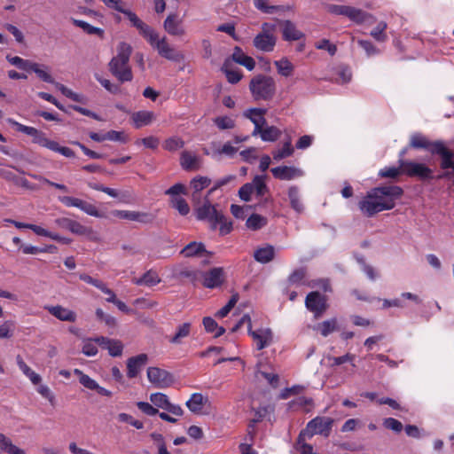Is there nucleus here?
I'll use <instances>...</instances> for the list:
<instances>
[{
    "label": "nucleus",
    "instance_id": "obj_1",
    "mask_svg": "<svg viewBox=\"0 0 454 454\" xmlns=\"http://www.w3.org/2000/svg\"><path fill=\"white\" fill-rule=\"evenodd\" d=\"M403 194L402 187L383 185L371 189L359 201V208L366 216H372L379 212L395 207V200Z\"/></svg>",
    "mask_w": 454,
    "mask_h": 454
},
{
    "label": "nucleus",
    "instance_id": "obj_2",
    "mask_svg": "<svg viewBox=\"0 0 454 454\" xmlns=\"http://www.w3.org/2000/svg\"><path fill=\"white\" fill-rule=\"evenodd\" d=\"M409 147L424 149L432 155H438L441 158L440 167L442 169L450 168L454 170V151L448 148L443 141H430L423 134L414 133L411 136Z\"/></svg>",
    "mask_w": 454,
    "mask_h": 454
},
{
    "label": "nucleus",
    "instance_id": "obj_3",
    "mask_svg": "<svg viewBox=\"0 0 454 454\" xmlns=\"http://www.w3.org/2000/svg\"><path fill=\"white\" fill-rule=\"evenodd\" d=\"M132 48L126 43H121L118 46V53L109 62V71L120 82H131L133 74L129 65Z\"/></svg>",
    "mask_w": 454,
    "mask_h": 454
},
{
    "label": "nucleus",
    "instance_id": "obj_4",
    "mask_svg": "<svg viewBox=\"0 0 454 454\" xmlns=\"http://www.w3.org/2000/svg\"><path fill=\"white\" fill-rule=\"evenodd\" d=\"M9 122L15 126L18 131L32 137L33 143L37 144L40 146L45 147L55 153H59L65 157H74V153L72 149L67 146H61L58 142L49 139L43 131L34 127L26 126L16 121L9 120Z\"/></svg>",
    "mask_w": 454,
    "mask_h": 454
},
{
    "label": "nucleus",
    "instance_id": "obj_5",
    "mask_svg": "<svg viewBox=\"0 0 454 454\" xmlns=\"http://www.w3.org/2000/svg\"><path fill=\"white\" fill-rule=\"evenodd\" d=\"M249 90L254 100L269 101L276 94V82L270 75L257 74L251 79Z\"/></svg>",
    "mask_w": 454,
    "mask_h": 454
},
{
    "label": "nucleus",
    "instance_id": "obj_6",
    "mask_svg": "<svg viewBox=\"0 0 454 454\" xmlns=\"http://www.w3.org/2000/svg\"><path fill=\"white\" fill-rule=\"evenodd\" d=\"M334 419L330 417H320L309 420L306 427L301 431L298 437V443L305 440V437L311 438L315 434H320L328 437L332 432Z\"/></svg>",
    "mask_w": 454,
    "mask_h": 454
},
{
    "label": "nucleus",
    "instance_id": "obj_7",
    "mask_svg": "<svg viewBox=\"0 0 454 454\" xmlns=\"http://www.w3.org/2000/svg\"><path fill=\"white\" fill-rule=\"evenodd\" d=\"M275 29L276 26L274 24L262 23V31L253 40L254 47L263 52L273 51L277 43V37L274 34Z\"/></svg>",
    "mask_w": 454,
    "mask_h": 454
},
{
    "label": "nucleus",
    "instance_id": "obj_8",
    "mask_svg": "<svg viewBox=\"0 0 454 454\" xmlns=\"http://www.w3.org/2000/svg\"><path fill=\"white\" fill-rule=\"evenodd\" d=\"M182 275L192 279H197L200 275L202 278L203 286L211 289L220 286L224 280L223 270L220 267L213 268L206 272L185 270L182 272Z\"/></svg>",
    "mask_w": 454,
    "mask_h": 454
},
{
    "label": "nucleus",
    "instance_id": "obj_9",
    "mask_svg": "<svg viewBox=\"0 0 454 454\" xmlns=\"http://www.w3.org/2000/svg\"><path fill=\"white\" fill-rule=\"evenodd\" d=\"M398 163L403 168V174L409 177H417L421 181L434 178L433 170L425 163L403 159L398 160Z\"/></svg>",
    "mask_w": 454,
    "mask_h": 454
},
{
    "label": "nucleus",
    "instance_id": "obj_10",
    "mask_svg": "<svg viewBox=\"0 0 454 454\" xmlns=\"http://www.w3.org/2000/svg\"><path fill=\"white\" fill-rule=\"evenodd\" d=\"M55 223L58 227L69 231L70 232L85 236L90 240L97 241L98 235L90 227L82 225L81 223L67 217H59L55 219Z\"/></svg>",
    "mask_w": 454,
    "mask_h": 454
},
{
    "label": "nucleus",
    "instance_id": "obj_11",
    "mask_svg": "<svg viewBox=\"0 0 454 454\" xmlns=\"http://www.w3.org/2000/svg\"><path fill=\"white\" fill-rule=\"evenodd\" d=\"M153 49H155L158 54L170 61L179 62L184 59V56L182 52L176 51L168 42L166 36L160 37L159 35L156 39L150 44Z\"/></svg>",
    "mask_w": 454,
    "mask_h": 454
},
{
    "label": "nucleus",
    "instance_id": "obj_12",
    "mask_svg": "<svg viewBox=\"0 0 454 454\" xmlns=\"http://www.w3.org/2000/svg\"><path fill=\"white\" fill-rule=\"evenodd\" d=\"M59 200L66 207H77L89 215L99 218L104 216L103 213H101L95 205L89 203L83 200L71 196H62L59 197Z\"/></svg>",
    "mask_w": 454,
    "mask_h": 454
},
{
    "label": "nucleus",
    "instance_id": "obj_13",
    "mask_svg": "<svg viewBox=\"0 0 454 454\" xmlns=\"http://www.w3.org/2000/svg\"><path fill=\"white\" fill-rule=\"evenodd\" d=\"M306 308L311 311L315 317H321L327 309L326 297L317 291L310 292L307 294L305 300Z\"/></svg>",
    "mask_w": 454,
    "mask_h": 454
},
{
    "label": "nucleus",
    "instance_id": "obj_14",
    "mask_svg": "<svg viewBox=\"0 0 454 454\" xmlns=\"http://www.w3.org/2000/svg\"><path fill=\"white\" fill-rule=\"evenodd\" d=\"M147 378L152 384L160 388L168 387L174 382L172 374L159 367H149Z\"/></svg>",
    "mask_w": 454,
    "mask_h": 454
},
{
    "label": "nucleus",
    "instance_id": "obj_15",
    "mask_svg": "<svg viewBox=\"0 0 454 454\" xmlns=\"http://www.w3.org/2000/svg\"><path fill=\"white\" fill-rule=\"evenodd\" d=\"M267 110L265 108H249L244 111L243 116L251 122L254 123V129L252 132V136L255 137L258 135V132L261 131V128L266 125V119L264 115L266 114Z\"/></svg>",
    "mask_w": 454,
    "mask_h": 454
},
{
    "label": "nucleus",
    "instance_id": "obj_16",
    "mask_svg": "<svg viewBox=\"0 0 454 454\" xmlns=\"http://www.w3.org/2000/svg\"><path fill=\"white\" fill-rule=\"evenodd\" d=\"M274 178L283 181H290L303 176V171L294 166H278L270 168Z\"/></svg>",
    "mask_w": 454,
    "mask_h": 454
},
{
    "label": "nucleus",
    "instance_id": "obj_17",
    "mask_svg": "<svg viewBox=\"0 0 454 454\" xmlns=\"http://www.w3.org/2000/svg\"><path fill=\"white\" fill-rule=\"evenodd\" d=\"M208 197L209 195L207 193L203 204L195 209V215L198 220L207 221L211 225L215 216H216L220 211L215 208V205L210 203Z\"/></svg>",
    "mask_w": 454,
    "mask_h": 454
},
{
    "label": "nucleus",
    "instance_id": "obj_18",
    "mask_svg": "<svg viewBox=\"0 0 454 454\" xmlns=\"http://www.w3.org/2000/svg\"><path fill=\"white\" fill-rule=\"evenodd\" d=\"M148 362V356L145 353L131 356L127 360V377L134 379L138 376Z\"/></svg>",
    "mask_w": 454,
    "mask_h": 454
},
{
    "label": "nucleus",
    "instance_id": "obj_19",
    "mask_svg": "<svg viewBox=\"0 0 454 454\" xmlns=\"http://www.w3.org/2000/svg\"><path fill=\"white\" fill-rule=\"evenodd\" d=\"M96 341L103 349H107L111 356H121L123 351V345L121 340L109 339L107 337H97Z\"/></svg>",
    "mask_w": 454,
    "mask_h": 454
},
{
    "label": "nucleus",
    "instance_id": "obj_20",
    "mask_svg": "<svg viewBox=\"0 0 454 454\" xmlns=\"http://www.w3.org/2000/svg\"><path fill=\"white\" fill-rule=\"evenodd\" d=\"M282 37L285 41H298L305 37V34L296 27V25L289 20H286L280 22Z\"/></svg>",
    "mask_w": 454,
    "mask_h": 454
},
{
    "label": "nucleus",
    "instance_id": "obj_21",
    "mask_svg": "<svg viewBox=\"0 0 454 454\" xmlns=\"http://www.w3.org/2000/svg\"><path fill=\"white\" fill-rule=\"evenodd\" d=\"M51 315L60 321L74 323L76 321L77 315L74 310L64 308L60 305L45 306L44 308Z\"/></svg>",
    "mask_w": 454,
    "mask_h": 454
},
{
    "label": "nucleus",
    "instance_id": "obj_22",
    "mask_svg": "<svg viewBox=\"0 0 454 454\" xmlns=\"http://www.w3.org/2000/svg\"><path fill=\"white\" fill-rule=\"evenodd\" d=\"M164 29L168 34L174 36H182L185 34V29L182 25V20H178L176 14H169L163 23Z\"/></svg>",
    "mask_w": 454,
    "mask_h": 454
},
{
    "label": "nucleus",
    "instance_id": "obj_23",
    "mask_svg": "<svg viewBox=\"0 0 454 454\" xmlns=\"http://www.w3.org/2000/svg\"><path fill=\"white\" fill-rule=\"evenodd\" d=\"M248 334L253 338L258 350L265 348L272 341V332L270 329L251 330Z\"/></svg>",
    "mask_w": 454,
    "mask_h": 454
},
{
    "label": "nucleus",
    "instance_id": "obj_24",
    "mask_svg": "<svg viewBox=\"0 0 454 454\" xmlns=\"http://www.w3.org/2000/svg\"><path fill=\"white\" fill-rule=\"evenodd\" d=\"M217 227H219V234L221 236L228 235L233 230L232 222L228 220L222 211H220L218 215L215 216L214 221L210 225V228L213 231L216 230Z\"/></svg>",
    "mask_w": 454,
    "mask_h": 454
},
{
    "label": "nucleus",
    "instance_id": "obj_25",
    "mask_svg": "<svg viewBox=\"0 0 454 454\" xmlns=\"http://www.w3.org/2000/svg\"><path fill=\"white\" fill-rule=\"evenodd\" d=\"M180 165L185 171L198 170L200 168V160L195 154L184 151L180 156Z\"/></svg>",
    "mask_w": 454,
    "mask_h": 454
},
{
    "label": "nucleus",
    "instance_id": "obj_26",
    "mask_svg": "<svg viewBox=\"0 0 454 454\" xmlns=\"http://www.w3.org/2000/svg\"><path fill=\"white\" fill-rule=\"evenodd\" d=\"M231 59L234 62L245 67L249 71H252L255 67L254 59L252 57L246 55L239 46L234 48Z\"/></svg>",
    "mask_w": 454,
    "mask_h": 454
},
{
    "label": "nucleus",
    "instance_id": "obj_27",
    "mask_svg": "<svg viewBox=\"0 0 454 454\" xmlns=\"http://www.w3.org/2000/svg\"><path fill=\"white\" fill-rule=\"evenodd\" d=\"M154 119V114L151 111H137L135 112L131 120L136 129H140L144 126L149 125Z\"/></svg>",
    "mask_w": 454,
    "mask_h": 454
},
{
    "label": "nucleus",
    "instance_id": "obj_28",
    "mask_svg": "<svg viewBox=\"0 0 454 454\" xmlns=\"http://www.w3.org/2000/svg\"><path fill=\"white\" fill-rule=\"evenodd\" d=\"M181 254L184 257L201 256L204 254H207V251L205 248L203 243L200 242H190L182 250Z\"/></svg>",
    "mask_w": 454,
    "mask_h": 454
},
{
    "label": "nucleus",
    "instance_id": "obj_29",
    "mask_svg": "<svg viewBox=\"0 0 454 454\" xmlns=\"http://www.w3.org/2000/svg\"><path fill=\"white\" fill-rule=\"evenodd\" d=\"M161 281L158 273L153 270H149L139 278H135L133 283L137 286H154Z\"/></svg>",
    "mask_w": 454,
    "mask_h": 454
},
{
    "label": "nucleus",
    "instance_id": "obj_30",
    "mask_svg": "<svg viewBox=\"0 0 454 454\" xmlns=\"http://www.w3.org/2000/svg\"><path fill=\"white\" fill-rule=\"evenodd\" d=\"M348 19L356 23V24H364L371 20V22H374L376 20L375 17L362 9H358L356 7H351Z\"/></svg>",
    "mask_w": 454,
    "mask_h": 454
},
{
    "label": "nucleus",
    "instance_id": "obj_31",
    "mask_svg": "<svg viewBox=\"0 0 454 454\" xmlns=\"http://www.w3.org/2000/svg\"><path fill=\"white\" fill-rule=\"evenodd\" d=\"M221 70L225 74L227 81L231 84L238 83L243 77L240 70L231 68V62L230 59L224 60Z\"/></svg>",
    "mask_w": 454,
    "mask_h": 454
},
{
    "label": "nucleus",
    "instance_id": "obj_32",
    "mask_svg": "<svg viewBox=\"0 0 454 454\" xmlns=\"http://www.w3.org/2000/svg\"><path fill=\"white\" fill-rule=\"evenodd\" d=\"M275 249L272 246L267 245L264 247L256 249L254 253V258L261 263H268L274 259Z\"/></svg>",
    "mask_w": 454,
    "mask_h": 454
},
{
    "label": "nucleus",
    "instance_id": "obj_33",
    "mask_svg": "<svg viewBox=\"0 0 454 454\" xmlns=\"http://www.w3.org/2000/svg\"><path fill=\"white\" fill-rule=\"evenodd\" d=\"M288 199L290 200V206L291 207L297 212L298 214H301L304 210V206L301 200L300 197V191L298 186L292 185L288 189Z\"/></svg>",
    "mask_w": 454,
    "mask_h": 454
},
{
    "label": "nucleus",
    "instance_id": "obj_34",
    "mask_svg": "<svg viewBox=\"0 0 454 454\" xmlns=\"http://www.w3.org/2000/svg\"><path fill=\"white\" fill-rule=\"evenodd\" d=\"M211 184V179L207 176H198L192 179L190 183L191 188L193 190L192 200L199 199V193L208 187Z\"/></svg>",
    "mask_w": 454,
    "mask_h": 454
},
{
    "label": "nucleus",
    "instance_id": "obj_35",
    "mask_svg": "<svg viewBox=\"0 0 454 454\" xmlns=\"http://www.w3.org/2000/svg\"><path fill=\"white\" fill-rule=\"evenodd\" d=\"M17 364L20 370L31 380L34 385H38L42 379L41 376L35 372L22 359V357L18 355L16 357Z\"/></svg>",
    "mask_w": 454,
    "mask_h": 454
},
{
    "label": "nucleus",
    "instance_id": "obj_36",
    "mask_svg": "<svg viewBox=\"0 0 454 454\" xmlns=\"http://www.w3.org/2000/svg\"><path fill=\"white\" fill-rule=\"evenodd\" d=\"M202 323L206 332L214 333L215 338H218L225 333V328L219 326L216 321L210 317H205Z\"/></svg>",
    "mask_w": 454,
    "mask_h": 454
},
{
    "label": "nucleus",
    "instance_id": "obj_37",
    "mask_svg": "<svg viewBox=\"0 0 454 454\" xmlns=\"http://www.w3.org/2000/svg\"><path fill=\"white\" fill-rule=\"evenodd\" d=\"M258 135H260L262 141L275 142L279 138L281 131L275 126H267L266 128H261Z\"/></svg>",
    "mask_w": 454,
    "mask_h": 454
},
{
    "label": "nucleus",
    "instance_id": "obj_38",
    "mask_svg": "<svg viewBox=\"0 0 454 454\" xmlns=\"http://www.w3.org/2000/svg\"><path fill=\"white\" fill-rule=\"evenodd\" d=\"M48 67L35 62H31L29 70L36 74V75L43 82L54 83V79L47 71Z\"/></svg>",
    "mask_w": 454,
    "mask_h": 454
},
{
    "label": "nucleus",
    "instance_id": "obj_39",
    "mask_svg": "<svg viewBox=\"0 0 454 454\" xmlns=\"http://www.w3.org/2000/svg\"><path fill=\"white\" fill-rule=\"evenodd\" d=\"M274 65L278 70V73L285 77L292 75L294 67L287 58H282L279 60H276Z\"/></svg>",
    "mask_w": 454,
    "mask_h": 454
},
{
    "label": "nucleus",
    "instance_id": "obj_40",
    "mask_svg": "<svg viewBox=\"0 0 454 454\" xmlns=\"http://www.w3.org/2000/svg\"><path fill=\"white\" fill-rule=\"evenodd\" d=\"M191 324L184 323L177 326L176 333L169 339V342L173 344H180L184 338L190 335Z\"/></svg>",
    "mask_w": 454,
    "mask_h": 454
},
{
    "label": "nucleus",
    "instance_id": "obj_41",
    "mask_svg": "<svg viewBox=\"0 0 454 454\" xmlns=\"http://www.w3.org/2000/svg\"><path fill=\"white\" fill-rule=\"evenodd\" d=\"M294 149L292 146V142L288 139L284 143L282 148L275 150L272 152L273 160L276 161H279L282 159L290 157L294 154Z\"/></svg>",
    "mask_w": 454,
    "mask_h": 454
},
{
    "label": "nucleus",
    "instance_id": "obj_42",
    "mask_svg": "<svg viewBox=\"0 0 454 454\" xmlns=\"http://www.w3.org/2000/svg\"><path fill=\"white\" fill-rule=\"evenodd\" d=\"M306 276V270L304 268H298L294 270L286 280L287 288L292 286H301L304 284V278Z\"/></svg>",
    "mask_w": 454,
    "mask_h": 454
},
{
    "label": "nucleus",
    "instance_id": "obj_43",
    "mask_svg": "<svg viewBox=\"0 0 454 454\" xmlns=\"http://www.w3.org/2000/svg\"><path fill=\"white\" fill-rule=\"evenodd\" d=\"M0 448L9 454H26L22 449L12 444V441L2 433H0Z\"/></svg>",
    "mask_w": 454,
    "mask_h": 454
},
{
    "label": "nucleus",
    "instance_id": "obj_44",
    "mask_svg": "<svg viewBox=\"0 0 454 454\" xmlns=\"http://www.w3.org/2000/svg\"><path fill=\"white\" fill-rule=\"evenodd\" d=\"M136 28L138 30L139 35H142L149 44L153 43L159 35L152 27L145 23L143 20Z\"/></svg>",
    "mask_w": 454,
    "mask_h": 454
},
{
    "label": "nucleus",
    "instance_id": "obj_45",
    "mask_svg": "<svg viewBox=\"0 0 454 454\" xmlns=\"http://www.w3.org/2000/svg\"><path fill=\"white\" fill-rule=\"evenodd\" d=\"M266 224L267 218L258 214H252L246 222V226L252 231H258Z\"/></svg>",
    "mask_w": 454,
    "mask_h": 454
},
{
    "label": "nucleus",
    "instance_id": "obj_46",
    "mask_svg": "<svg viewBox=\"0 0 454 454\" xmlns=\"http://www.w3.org/2000/svg\"><path fill=\"white\" fill-rule=\"evenodd\" d=\"M204 397L200 393H194L186 402V406L193 413H200L203 409Z\"/></svg>",
    "mask_w": 454,
    "mask_h": 454
},
{
    "label": "nucleus",
    "instance_id": "obj_47",
    "mask_svg": "<svg viewBox=\"0 0 454 454\" xmlns=\"http://www.w3.org/2000/svg\"><path fill=\"white\" fill-rule=\"evenodd\" d=\"M254 7L263 13L270 14L277 11H285L284 5H270L267 0H254Z\"/></svg>",
    "mask_w": 454,
    "mask_h": 454
},
{
    "label": "nucleus",
    "instance_id": "obj_48",
    "mask_svg": "<svg viewBox=\"0 0 454 454\" xmlns=\"http://www.w3.org/2000/svg\"><path fill=\"white\" fill-rule=\"evenodd\" d=\"M387 24L385 21H380L378 25L371 31L370 35L378 42L383 43L387 40L386 29Z\"/></svg>",
    "mask_w": 454,
    "mask_h": 454
},
{
    "label": "nucleus",
    "instance_id": "obj_49",
    "mask_svg": "<svg viewBox=\"0 0 454 454\" xmlns=\"http://www.w3.org/2000/svg\"><path fill=\"white\" fill-rule=\"evenodd\" d=\"M97 340V337L96 338H89V339H86L84 340L83 341V344H82V352L83 355H85L86 356H94L98 354V342L96 341Z\"/></svg>",
    "mask_w": 454,
    "mask_h": 454
},
{
    "label": "nucleus",
    "instance_id": "obj_50",
    "mask_svg": "<svg viewBox=\"0 0 454 454\" xmlns=\"http://www.w3.org/2000/svg\"><path fill=\"white\" fill-rule=\"evenodd\" d=\"M74 373L79 377V382L86 388L95 390L98 382L89 375L83 373L80 369H74Z\"/></svg>",
    "mask_w": 454,
    "mask_h": 454
},
{
    "label": "nucleus",
    "instance_id": "obj_51",
    "mask_svg": "<svg viewBox=\"0 0 454 454\" xmlns=\"http://www.w3.org/2000/svg\"><path fill=\"white\" fill-rule=\"evenodd\" d=\"M163 148L168 152H176L184 146V141L178 137L167 138L163 143Z\"/></svg>",
    "mask_w": 454,
    "mask_h": 454
},
{
    "label": "nucleus",
    "instance_id": "obj_52",
    "mask_svg": "<svg viewBox=\"0 0 454 454\" xmlns=\"http://www.w3.org/2000/svg\"><path fill=\"white\" fill-rule=\"evenodd\" d=\"M73 23L76 27H81L88 35H102L104 34L103 29L94 27L84 20L73 19Z\"/></svg>",
    "mask_w": 454,
    "mask_h": 454
},
{
    "label": "nucleus",
    "instance_id": "obj_53",
    "mask_svg": "<svg viewBox=\"0 0 454 454\" xmlns=\"http://www.w3.org/2000/svg\"><path fill=\"white\" fill-rule=\"evenodd\" d=\"M215 125L221 130L232 129L235 127V121L227 115L217 116L213 120Z\"/></svg>",
    "mask_w": 454,
    "mask_h": 454
},
{
    "label": "nucleus",
    "instance_id": "obj_54",
    "mask_svg": "<svg viewBox=\"0 0 454 454\" xmlns=\"http://www.w3.org/2000/svg\"><path fill=\"white\" fill-rule=\"evenodd\" d=\"M79 278L81 280L84 281L85 283L97 287L98 289L102 291L104 294L110 292V288H108L104 282H102L101 280L96 279L88 274H85V273L81 274L79 276Z\"/></svg>",
    "mask_w": 454,
    "mask_h": 454
},
{
    "label": "nucleus",
    "instance_id": "obj_55",
    "mask_svg": "<svg viewBox=\"0 0 454 454\" xmlns=\"http://www.w3.org/2000/svg\"><path fill=\"white\" fill-rule=\"evenodd\" d=\"M172 207L178 211L181 215H187L190 212V207L186 200L181 197H173L171 199Z\"/></svg>",
    "mask_w": 454,
    "mask_h": 454
},
{
    "label": "nucleus",
    "instance_id": "obj_56",
    "mask_svg": "<svg viewBox=\"0 0 454 454\" xmlns=\"http://www.w3.org/2000/svg\"><path fill=\"white\" fill-rule=\"evenodd\" d=\"M239 296L237 293L233 294L230 298L229 301L227 302V304L215 313V317L218 318L225 317L230 313V311L234 308V306L239 301Z\"/></svg>",
    "mask_w": 454,
    "mask_h": 454
},
{
    "label": "nucleus",
    "instance_id": "obj_57",
    "mask_svg": "<svg viewBox=\"0 0 454 454\" xmlns=\"http://www.w3.org/2000/svg\"><path fill=\"white\" fill-rule=\"evenodd\" d=\"M16 323L13 320H6L0 325V339H10L13 336Z\"/></svg>",
    "mask_w": 454,
    "mask_h": 454
},
{
    "label": "nucleus",
    "instance_id": "obj_58",
    "mask_svg": "<svg viewBox=\"0 0 454 454\" xmlns=\"http://www.w3.org/2000/svg\"><path fill=\"white\" fill-rule=\"evenodd\" d=\"M313 399L306 396H298L297 398L292 400L288 403L289 409L291 410H298L306 406H312Z\"/></svg>",
    "mask_w": 454,
    "mask_h": 454
},
{
    "label": "nucleus",
    "instance_id": "obj_59",
    "mask_svg": "<svg viewBox=\"0 0 454 454\" xmlns=\"http://www.w3.org/2000/svg\"><path fill=\"white\" fill-rule=\"evenodd\" d=\"M398 165H400L398 163ZM403 174V168L398 167H386L380 170L379 176L384 178H397L400 175Z\"/></svg>",
    "mask_w": 454,
    "mask_h": 454
},
{
    "label": "nucleus",
    "instance_id": "obj_60",
    "mask_svg": "<svg viewBox=\"0 0 454 454\" xmlns=\"http://www.w3.org/2000/svg\"><path fill=\"white\" fill-rule=\"evenodd\" d=\"M251 184L254 185V192L258 197H262L268 192V187L266 185L264 176H256Z\"/></svg>",
    "mask_w": 454,
    "mask_h": 454
},
{
    "label": "nucleus",
    "instance_id": "obj_61",
    "mask_svg": "<svg viewBox=\"0 0 454 454\" xmlns=\"http://www.w3.org/2000/svg\"><path fill=\"white\" fill-rule=\"evenodd\" d=\"M352 6L348 5H339V4H328L326 9L327 12L331 14L337 15V16H349V12Z\"/></svg>",
    "mask_w": 454,
    "mask_h": 454
},
{
    "label": "nucleus",
    "instance_id": "obj_62",
    "mask_svg": "<svg viewBox=\"0 0 454 454\" xmlns=\"http://www.w3.org/2000/svg\"><path fill=\"white\" fill-rule=\"evenodd\" d=\"M150 401L154 406L165 410L169 400L168 395L163 393H153L150 395Z\"/></svg>",
    "mask_w": 454,
    "mask_h": 454
},
{
    "label": "nucleus",
    "instance_id": "obj_63",
    "mask_svg": "<svg viewBox=\"0 0 454 454\" xmlns=\"http://www.w3.org/2000/svg\"><path fill=\"white\" fill-rule=\"evenodd\" d=\"M6 59L10 64L17 67L18 68H20L21 70H25V71L29 70V66L32 62L27 59H24L19 56L12 57L11 55H7Z\"/></svg>",
    "mask_w": 454,
    "mask_h": 454
},
{
    "label": "nucleus",
    "instance_id": "obj_64",
    "mask_svg": "<svg viewBox=\"0 0 454 454\" xmlns=\"http://www.w3.org/2000/svg\"><path fill=\"white\" fill-rule=\"evenodd\" d=\"M95 78L110 93L118 94L121 92V87L119 84L113 83L108 79L103 78L98 74H96Z\"/></svg>",
    "mask_w": 454,
    "mask_h": 454
}]
</instances>
